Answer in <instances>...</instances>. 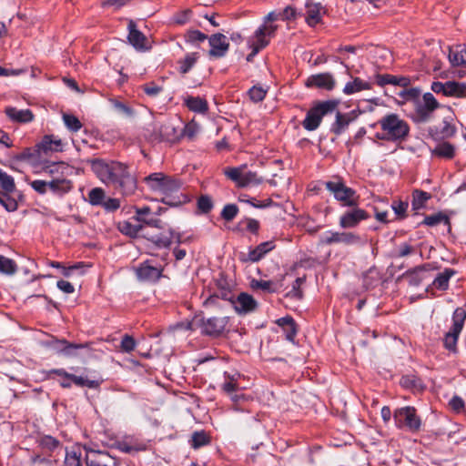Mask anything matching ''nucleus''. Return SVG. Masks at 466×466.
I'll list each match as a JSON object with an SVG mask.
<instances>
[{
	"mask_svg": "<svg viewBox=\"0 0 466 466\" xmlns=\"http://www.w3.org/2000/svg\"><path fill=\"white\" fill-rule=\"evenodd\" d=\"M267 90L261 86H252L248 92L250 100L254 103L261 102L265 98Z\"/></svg>",
	"mask_w": 466,
	"mask_h": 466,
	"instance_id": "nucleus-52",
	"label": "nucleus"
},
{
	"mask_svg": "<svg viewBox=\"0 0 466 466\" xmlns=\"http://www.w3.org/2000/svg\"><path fill=\"white\" fill-rule=\"evenodd\" d=\"M275 247V242L273 240L260 243L254 249L248 252V260L252 262L259 261L267 253L274 249Z\"/></svg>",
	"mask_w": 466,
	"mask_h": 466,
	"instance_id": "nucleus-22",
	"label": "nucleus"
},
{
	"mask_svg": "<svg viewBox=\"0 0 466 466\" xmlns=\"http://www.w3.org/2000/svg\"><path fill=\"white\" fill-rule=\"evenodd\" d=\"M279 13L281 20H291L295 19L297 16V12L295 8H293L290 5L285 7L282 11H279Z\"/></svg>",
	"mask_w": 466,
	"mask_h": 466,
	"instance_id": "nucleus-61",
	"label": "nucleus"
},
{
	"mask_svg": "<svg viewBox=\"0 0 466 466\" xmlns=\"http://www.w3.org/2000/svg\"><path fill=\"white\" fill-rule=\"evenodd\" d=\"M278 26L275 25H261L248 40V46H254L255 53L265 48L275 36Z\"/></svg>",
	"mask_w": 466,
	"mask_h": 466,
	"instance_id": "nucleus-8",
	"label": "nucleus"
},
{
	"mask_svg": "<svg viewBox=\"0 0 466 466\" xmlns=\"http://www.w3.org/2000/svg\"><path fill=\"white\" fill-rule=\"evenodd\" d=\"M392 209L395 214L400 218H404L406 216V211L408 208V203L404 201H394L391 205Z\"/></svg>",
	"mask_w": 466,
	"mask_h": 466,
	"instance_id": "nucleus-57",
	"label": "nucleus"
},
{
	"mask_svg": "<svg viewBox=\"0 0 466 466\" xmlns=\"http://www.w3.org/2000/svg\"><path fill=\"white\" fill-rule=\"evenodd\" d=\"M5 113L9 118L20 123H28L34 119V115L29 109H17L15 107H6Z\"/></svg>",
	"mask_w": 466,
	"mask_h": 466,
	"instance_id": "nucleus-23",
	"label": "nucleus"
},
{
	"mask_svg": "<svg viewBox=\"0 0 466 466\" xmlns=\"http://www.w3.org/2000/svg\"><path fill=\"white\" fill-rule=\"evenodd\" d=\"M187 108L196 113H205L208 111V103L199 96H187L184 99Z\"/></svg>",
	"mask_w": 466,
	"mask_h": 466,
	"instance_id": "nucleus-28",
	"label": "nucleus"
},
{
	"mask_svg": "<svg viewBox=\"0 0 466 466\" xmlns=\"http://www.w3.org/2000/svg\"><path fill=\"white\" fill-rule=\"evenodd\" d=\"M145 182L153 192L163 195L162 201L169 206H178L186 201V196L177 195L183 184L177 177L153 173L145 177Z\"/></svg>",
	"mask_w": 466,
	"mask_h": 466,
	"instance_id": "nucleus-2",
	"label": "nucleus"
},
{
	"mask_svg": "<svg viewBox=\"0 0 466 466\" xmlns=\"http://www.w3.org/2000/svg\"><path fill=\"white\" fill-rule=\"evenodd\" d=\"M104 198H105V192L100 187H95V188L91 189L88 194L89 202L95 206L103 205Z\"/></svg>",
	"mask_w": 466,
	"mask_h": 466,
	"instance_id": "nucleus-49",
	"label": "nucleus"
},
{
	"mask_svg": "<svg viewBox=\"0 0 466 466\" xmlns=\"http://www.w3.org/2000/svg\"><path fill=\"white\" fill-rule=\"evenodd\" d=\"M381 132L377 133L375 137L380 140L402 142L410 133L408 123L397 114H389L378 121Z\"/></svg>",
	"mask_w": 466,
	"mask_h": 466,
	"instance_id": "nucleus-3",
	"label": "nucleus"
},
{
	"mask_svg": "<svg viewBox=\"0 0 466 466\" xmlns=\"http://www.w3.org/2000/svg\"><path fill=\"white\" fill-rule=\"evenodd\" d=\"M61 140L53 136H45L38 147L44 152L47 151H59L61 150Z\"/></svg>",
	"mask_w": 466,
	"mask_h": 466,
	"instance_id": "nucleus-30",
	"label": "nucleus"
},
{
	"mask_svg": "<svg viewBox=\"0 0 466 466\" xmlns=\"http://www.w3.org/2000/svg\"><path fill=\"white\" fill-rule=\"evenodd\" d=\"M10 194L4 190L0 191V204L9 212L16 210L18 207L17 202L10 197Z\"/></svg>",
	"mask_w": 466,
	"mask_h": 466,
	"instance_id": "nucleus-43",
	"label": "nucleus"
},
{
	"mask_svg": "<svg viewBox=\"0 0 466 466\" xmlns=\"http://www.w3.org/2000/svg\"><path fill=\"white\" fill-rule=\"evenodd\" d=\"M325 187L342 206H359L360 195L353 188L347 187L342 179L337 178L335 180L327 181Z\"/></svg>",
	"mask_w": 466,
	"mask_h": 466,
	"instance_id": "nucleus-4",
	"label": "nucleus"
},
{
	"mask_svg": "<svg viewBox=\"0 0 466 466\" xmlns=\"http://www.w3.org/2000/svg\"><path fill=\"white\" fill-rule=\"evenodd\" d=\"M70 380L74 384H76L78 387H86L89 389H96L99 387L100 382L96 380H89L86 377L83 376H76L72 374Z\"/></svg>",
	"mask_w": 466,
	"mask_h": 466,
	"instance_id": "nucleus-37",
	"label": "nucleus"
},
{
	"mask_svg": "<svg viewBox=\"0 0 466 466\" xmlns=\"http://www.w3.org/2000/svg\"><path fill=\"white\" fill-rule=\"evenodd\" d=\"M121 350L125 352H131L136 347V341L133 337L125 335L121 341Z\"/></svg>",
	"mask_w": 466,
	"mask_h": 466,
	"instance_id": "nucleus-58",
	"label": "nucleus"
},
{
	"mask_svg": "<svg viewBox=\"0 0 466 466\" xmlns=\"http://www.w3.org/2000/svg\"><path fill=\"white\" fill-rule=\"evenodd\" d=\"M232 305L238 313L247 314L256 309L257 301L251 295L240 293L234 300H232Z\"/></svg>",
	"mask_w": 466,
	"mask_h": 466,
	"instance_id": "nucleus-19",
	"label": "nucleus"
},
{
	"mask_svg": "<svg viewBox=\"0 0 466 466\" xmlns=\"http://www.w3.org/2000/svg\"><path fill=\"white\" fill-rule=\"evenodd\" d=\"M31 187L39 194H45L48 188V182L44 180H34L31 182Z\"/></svg>",
	"mask_w": 466,
	"mask_h": 466,
	"instance_id": "nucleus-64",
	"label": "nucleus"
},
{
	"mask_svg": "<svg viewBox=\"0 0 466 466\" xmlns=\"http://www.w3.org/2000/svg\"><path fill=\"white\" fill-rule=\"evenodd\" d=\"M159 136L163 140L172 141L177 137L176 128L170 123H165L159 128Z\"/></svg>",
	"mask_w": 466,
	"mask_h": 466,
	"instance_id": "nucleus-44",
	"label": "nucleus"
},
{
	"mask_svg": "<svg viewBox=\"0 0 466 466\" xmlns=\"http://www.w3.org/2000/svg\"><path fill=\"white\" fill-rule=\"evenodd\" d=\"M338 104L336 100H327L316 104L308 111L302 122L303 127L308 131L316 130L319 127L322 117L327 114L334 112Z\"/></svg>",
	"mask_w": 466,
	"mask_h": 466,
	"instance_id": "nucleus-5",
	"label": "nucleus"
},
{
	"mask_svg": "<svg viewBox=\"0 0 466 466\" xmlns=\"http://www.w3.org/2000/svg\"><path fill=\"white\" fill-rule=\"evenodd\" d=\"M238 213V208L237 205L228 204L223 208V209L221 211V217L226 221H231L236 218Z\"/></svg>",
	"mask_w": 466,
	"mask_h": 466,
	"instance_id": "nucleus-53",
	"label": "nucleus"
},
{
	"mask_svg": "<svg viewBox=\"0 0 466 466\" xmlns=\"http://www.w3.org/2000/svg\"><path fill=\"white\" fill-rule=\"evenodd\" d=\"M352 118L348 114L337 112L336 120L331 126V131L336 135H340L348 127Z\"/></svg>",
	"mask_w": 466,
	"mask_h": 466,
	"instance_id": "nucleus-29",
	"label": "nucleus"
},
{
	"mask_svg": "<svg viewBox=\"0 0 466 466\" xmlns=\"http://www.w3.org/2000/svg\"><path fill=\"white\" fill-rule=\"evenodd\" d=\"M60 343L64 345L63 349L61 350L62 352L67 356H73L74 350L86 349L88 348L90 345V343H69L66 340H61Z\"/></svg>",
	"mask_w": 466,
	"mask_h": 466,
	"instance_id": "nucleus-51",
	"label": "nucleus"
},
{
	"mask_svg": "<svg viewBox=\"0 0 466 466\" xmlns=\"http://www.w3.org/2000/svg\"><path fill=\"white\" fill-rule=\"evenodd\" d=\"M92 169L104 184L118 189L124 196H131L137 190V178L125 163L97 159L93 161Z\"/></svg>",
	"mask_w": 466,
	"mask_h": 466,
	"instance_id": "nucleus-1",
	"label": "nucleus"
},
{
	"mask_svg": "<svg viewBox=\"0 0 466 466\" xmlns=\"http://www.w3.org/2000/svg\"><path fill=\"white\" fill-rule=\"evenodd\" d=\"M308 87H318L326 90H332L335 86V79L330 73L312 75L306 81Z\"/></svg>",
	"mask_w": 466,
	"mask_h": 466,
	"instance_id": "nucleus-18",
	"label": "nucleus"
},
{
	"mask_svg": "<svg viewBox=\"0 0 466 466\" xmlns=\"http://www.w3.org/2000/svg\"><path fill=\"white\" fill-rule=\"evenodd\" d=\"M186 40L188 43L203 42L208 38V35L198 30H189L187 32Z\"/></svg>",
	"mask_w": 466,
	"mask_h": 466,
	"instance_id": "nucleus-54",
	"label": "nucleus"
},
{
	"mask_svg": "<svg viewBox=\"0 0 466 466\" xmlns=\"http://www.w3.org/2000/svg\"><path fill=\"white\" fill-rule=\"evenodd\" d=\"M439 106L437 100L431 93H426L423 96L421 103L416 106V116L420 121H427L431 113Z\"/></svg>",
	"mask_w": 466,
	"mask_h": 466,
	"instance_id": "nucleus-14",
	"label": "nucleus"
},
{
	"mask_svg": "<svg viewBox=\"0 0 466 466\" xmlns=\"http://www.w3.org/2000/svg\"><path fill=\"white\" fill-rule=\"evenodd\" d=\"M246 224V228L254 234H258L259 229V222L257 219L247 218L244 220Z\"/></svg>",
	"mask_w": 466,
	"mask_h": 466,
	"instance_id": "nucleus-63",
	"label": "nucleus"
},
{
	"mask_svg": "<svg viewBox=\"0 0 466 466\" xmlns=\"http://www.w3.org/2000/svg\"><path fill=\"white\" fill-rule=\"evenodd\" d=\"M86 451V466H120V460L111 456L106 451H96L85 447Z\"/></svg>",
	"mask_w": 466,
	"mask_h": 466,
	"instance_id": "nucleus-10",
	"label": "nucleus"
},
{
	"mask_svg": "<svg viewBox=\"0 0 466 466\" xmlns=\"http://www.w3.org/2000/svg\"><path fill=\"white\" fill-rule=\"evenodd\" d=\"M326 13L325 7L320 3L307 1L305 5V20L309 26H315L321 22L322 15Z\"/></svg>",
	"mask_w": 466,
	"mask_h": 466,
	"instance_id": "nucleus-15",
	"label": "nucleus"
},
{
	"mask_svg": "<svg viewBox=\"0 0 466 466\" xmlns=\"http://www.w3.org/2000/svg\"><path fill=\"white\" fill-rule=\"evenodd\" d=\"M224 174L238 187L258 186L263 181V178L256 172L248 170L246 165L236 167H227L224 169Z\"/></svg>",
	"mask_w": 466,
	"mask_h": 466,
	"instance_id": "nucleus-6",
	"label": "nucleus"
},
{
	"mask_svg": "<svg viewBox=\"0 0 466 466\" xmlns=\"http://www.w3.org/2000/svg\"><path fill=\"white\" fill-rule=\"evenodd\" d=\"M456 274V271L452 268H445L433 280L432 287L439 290H446L449 288V281L451 277Z\"/></svg>",
	"mask_w": 466,
	"mask_h": 466,
	"instance_id": "nucleus-26",
	"label": "nucleus"
},
{
	"mask_svg": "<svg viewBox=\"0 0 466 466\" xmlns=\"http://www.w3.org/2000/svg\"><path fill=\"white\" fill-rule=\"evenodd\" d=\"M198 58V56L197 53H191L187 54L183 60L179 62L180 64V72L182 74H187L192 66L195 65Z\"/></svg>",
	"mask_w": 466,
	"mask_h": 466,
	"instance_id": "nucleus-45",
	"label": "nucleus"
},
{
	"mask_svg": "<svg viewBox=\"0 0 466 466\" xmlns=\"http://www.w3.org/2000/svg\"><path fill=\"white\" fill-rule=\"evenodd\" d=\"M127 29L128 41L137 50H147L150 47L147 36L137 29V25L134 21H129Z\"/></svg>",
	"mask_w": 466,
	"mask_h": 466,
	"instance_id": "nucleus-17",
	"label": "nucleus"
},
{
	"mask_svg": "<svg viewBox=\"0 0 466 466\" xmlns=\"http://www.w3.org/2000/svg\"><path fill=\"white\" fill-rule=\"evenodd\" d=\"M63 120L66 127L72 132H76L82 127V124L79 119L73 115L64 114Z\"/></svg>",
	"mask_w": 466,
	"mask_h": 466,
	"instance_id": "nucleus-48",
	"label": "nucleus"
},
{
	"mask_svg": "<svg viewBox=\"0 0 466 466\" xmlns=\"http://www.w3.org/2000/svg\"><path fill=\"white\" fill-rule=\"evenodd\" d=\"M377 84L380 86L385 85H393L401 87H407L410 85V79L408 76H393L390 74L378 75L376 76Z\"/></svg>",
	"mask_w": 466,
	"mask_h": 466,
	"instance_id": "nucleus-20",
	"label": "nucleus"
},
{
	"mask_svg": "<svg viewBox=\"0 0 466 466\" xmlns=\"http://www.w3.org/2000/svg\"><path fill=\"white\" fill-rule=\"evenodd\" d=\"M394 420L398 427L406 426L410 431H418L420 427V420L413 407H404L394 412Z\"/></svg>",
	"mask_w": 466,
	"mask_h": 466,
	"instance_id": "nucleus-9",
	"label": "nucleus"
},
{
	"mask_svg": "<svg viewBox=\"0 0 466 466\" xmlns=\"http://www.w3.org/2000/svg\"><path fill=\"white\" fill-rule=\"evenodd\" d=\"M210 441L209 437L203 431H196L192 434L191 437V446L194 449H198L202 446L208 444Z\"/></svg>",
	"mask_w": 466,
	"mask_h": 466,
	"instance_id": "nucleus-41",
	"label": "nucleus"
},
{
	"mask_svg": "<svg viewBox=\"0 0 466 466\" xmlns=\"http://www.w3.org/2000/svg\"><path fill=\"white\" fill-rule=\"evenodd\" d=\"M210 50L208 52L210 56L222 57L226 55L229 48V43L227 36L222 34H214L208 38Z\"/></svg>",
	"mask_w": 466,
	"mask_h": 466,
	"instance_id": "nucleus-16",
	"label": "nucleus"
},
{
	"mask_svg": "<svg viewBox=\"0 0 466 466\" xmlns=\"http://www.w3.org/2000/svg\"><path fill=\"white\" fill-rule=\"evenodd\" d=\"M48 188L56 194H65L70 191L72 184L70 180L61 178L53 179L48 182Z\"/></svg>",
	"mask_w": 466,
	"mask_h": 466,
	"instance_id": "nucleus-32",
	"label": "nucleus"
},
{
	"mask_svg": "<svg viewBox=\"0 0 466 466\" xmlns=\"http://www.w3.org/2000/svg\"><path fill=\"white\" fill-rule=\"evenodd\" d=\"M448 86H449V81L446 83L433 82L431 85V90L434 93H437V94L442 93L444 96H448Z\"/></svg>",
	"mask_w": 466,
	"mask_h": 466,
	"instance_id": "nucleus-62",
	"label": "nucleus"
},
{
	"mask_svg": "<svg viewBox=\"0 0 466 466\" xmlns=\"http://www.w3.org/2000/svg\"><path fill=\"white\" fill-rule=\"evenodd\" d=\"M228 325L226 317H211L201 320L202 332L209 336H219Z\"/></svg>",
	"mask_w": 466,
	"mask_h": 466,
	"instance_id": "nucleus-13",
	"label": "nucleus"
},
{
	"mask_svg": "<svg viewBox=\"0 0 466 466\" xmlns=\"http://www.w3.org/2000/svg\"><path fill=\"white\" fill-rule=\"evenodd\" d=\"M466 319V310L463 308H457L452 316V327L445 335L444 346L447 350L456 352L457 341Z\"/></svg>",
	"mask_w": 466,
	"mask_h": 466,
	"instance_id": "nucleus-7",
	"label": "nucleus"
},
{
	"mask_svg": "<svg viewBox=\"0 0 466 466\" xmlns=\"http://www.w3.org/2000/svg\"><path fill=\"white\" fill-rule=\"evenodd\" d=\"M143 90L149 96H157L162 91V87L155 83H149L143 86Z\"/></svg>",
	"mask_w": 466,
	"mask_h": 466,
	"instance_id": "nucleus-60",
	"label": "nucleus"
},
{
	"mask_svg": "<svg viewBox=\"0 0 466 466\" xmlns=\"http://www.w3.org/2000/svg\"><path fill=\"white\" fill-rule=\"evenodd\" d=\"M370 89L369 83L361 80L359 77L354 78L352 81L348 82L343 89V92L346 95H352L354 93L360 92L361 90Z\"/></svg>",
	"mask_w": 466,
	"mask_h": 466,
	"instance_id": "nucleus-33",
	"label": "nucleus"
},
{
	"mask_svg": "<svg viewBox=\"0 0 466 466\" xmlns=\"http://www.w3.org/2000/svg\"><path fill=\"white\" fill-rule=\"evenodd\" d=\"M112 105L114 108L120 114L126 116H132L134 114L133 109L128 106L127 105L118 101V100H112Z\"/></svg>",
	"mask_w": 466,
	"mask_h": 466,
	"instance_id": "nucleus-55",
	"label": "nucleus"
},
{
	"mask_svg": "<svg viewBox=\"0 0 466 466\" xmlns=\"http://www.w3.org/2000/svg\"><path fill=\"white\" fill-rule=\"evenodd\" d=\"M116 448L123 452L131 453L133 451H144L146 445L138 443L133 438L127 437L122 441H118L116 442Z\"/></svg>",
	"mask_w": 466,
	"mask_h": 466,
	"instance_id": "nucleus-25",
	"label": "nucleus"
},
{
	"mask_svg": "<svg viewBox=\"0 0 466 466\" xmlns=\"http://www.w3.org/2000/svg\"><path fill=\"white\" fill-rule=\"evenodd\" d=\"M137 275L142 280L156 281L161 276V269L150 265L148 262H145L137 268Z\"/></svg>",
	"mask_w": 466,
	"mask_h": 466,
	"instance_id": "nucleus-21",
	"label": "nucleus"
},
{
	"mask_svg": "<svg viewBox=\"0 0 466 466\" xmlns=\"http://www.w3.org/2000/svg\"><path fill=\"white\" fill-rule=\"evenodd\" d=\"M322 243L326 245L343 244L346 246L362 244V239L360 235L351 231H329Z\"/></svg>",
	"mask_w": 466,
	"mask_h": 466,
	"instance_id": "nucleus-11",
	"label": "nucleus"
},
{
	"mask_svg": "<svg viewBox=\"0 0 466 466\" xmlns=\"http://www.w3.org/2000/svg\"><path fill=\"white\" fill-rule=\"evenodd\" d=\"M350 209L343 213L339 218V225L341 228H354L369 218L368 213L359 206L350 207Z\"/></svg>",
	"mask_w": 466,
	"mask_h": 466,
	"instance_id": "nucleus-12",
	"label": "nucleus"
},
{
	"mask_svg": "<svg viewBox=\"0 0 466 466\" xmlns=\"http://www.w3.org/2000/svg\"><path fill=\"white\" fill-rule=\"evenodd\" d=\"M412 207L414 209H420L425 206V203L430 199L429 193L422 190L416 189L412 193Z\"/></svg>",
	"mask_w": 466,
	"mask_h": 466,
	"instance_id": "nucleus-38",
	"label": "nucleus"
},
{
	"mask_svg": "<svg viewBox=\"0 0 466 466\" xmlns=\"http://www.w3.org/2000/svg\"><path fill=\"white\" fill-rule=\"evenodd\" d=\"M425 269L426 266H420L407 271L406 275L410 278V283L413 286L420 285V283L422 281L420 273Z\"/></svg>",
	"mask_w": 466,
	"mask_h": 466,
	"instance_id": "nucleus-50",
	"label": "nucleus"
},
{
	"mask_svg": "<svg viewBox=\"0 0 466 466\" xmlns=\"http://www.w3.org/2000/svg\"><path fill=\"white\" fill-rule=\"evenodd\" d=\"M449 60L453 66H466V46L449 47Z\"/></svg>",
	"mask_w": 466,
	"mask_h": 466,
	"instance_id": "nucleus-24",
	"label": "nucleus"
},
{
	"mask_svg": "<svg viewBox=\"0 0 466 466\" xmlns=\"http://www.w3.org/2000/svg\"><path fill=\"white\" fill-rule=\"evenodd\" d=\"M64 466H82L81 452L74 449L66 451Z\"/></svg>",
	"mask_w": 466,
	"mask_h": 466,
	"instance_id": "nucleus-40",
	"label": "nucleus"
},
{
	"mask_svg": "<svg viewBox=\"0 0 466 466\" xmlns=\"http://www.w3.org/2000/svg\"><path fill=\"white\" fill-rule=\"evenodd\" d=\"M40 446L47 451H54L60 445V441L50 435H45L39 440Z\"/></svg>",
	"mask_w": 466,
	"mask_h": 466,
	"instance_id": "nucleus-42",
	"label": "nucleus"
},
{
	"mask_svg": "<svg viewBox=\"0 0 466 466\" xmlns=\"http://www.w3.org/2000/svg\"><path fill=\"white\" fill-rule=\"evenodd\" d=\"M198 207L202 212L208 213L213 207L211 198L208 196H201L198 200Z\"/></svg>",
	"mask_w": 466,
	"mask_h": 466,
	"instance_id": "nucleus-56",
	"label": "nucleus"
},
{
	"mask_svg": "<svg viewBox=\"0 0 466 466\" xmlns=\"http://www.w3.org/2000/svg\"><path fill=\"white\" fill-rule=\"evenodd\" d=\"M16 270L17 266L13 259L0 255V273L13 275Z\"/></svg>",
	"mask_w": 466,
	"mask_h": 466,
	"instance_id": "nucleus-36",
	"label": "nucleus"
},
{
	"mask_svg": "<svg viewBox=\"0 0 466 466\" xmlns=\"http://www.w3.org/2000/svg\"><path fill=\"white\" fill-rule=\"evenodd\" d=\"M118 228L123 234L130 237H136L142 230L140 225H133L127 221L119 223Z\"/></svg>",
	"mask_w": 466,
	"mask_h": 466,
	"instance_id": "nucleus-46",
	"label": "nucleus"
},
{
	"mask_svg": "<svg viewBox=\"0 0 466 466\" xmlns=\"http://www.w3.org/2000/svg\"><path fill=\"white\" fill-rule=\"evenodd\" d=\"M441 223H444L446 225L450 224L449 218L441 212L425 217V218L422 222V224H425L430 227H434Z\"/></svg>",
	"mask_w": 466,
	"mask_h": 466,
	"instance_id": "nucleus-39",
	"label": "nucleus"
},
{
	"mask_svg": "<svg viewBox=\"0 0 466 466\" xmlns=\"http://www.w3.org/2000/svg\"><path fill=\"white\" fill-rule=\"evenodd\" d=\"M448 96L466 98V83L449 81Z\"/></svg>",
	"mask_w": 466,
	"mask_h": 466,
	"instance_id": "nucleus-34",
	"label": "nucleus"
},
{
	"mask_svg": "<svg viewBox=\"0 0 466 466\" xmlns=\"http://www.w3.org/2000/svg\"><path fill=\"white\" fill-rule=\"evenodd\" d=\"M0 187L6 193H14L15 191L14 177L2 169H0Z\"/></svg>",
	"mask_w": 466,
	"mask_h": 466,
	"instance_id": "nucleus-35",
	"label": "nucleus"
},
{
	"mask_svg": "<svg viewBox=\"0 0 466 466\" xmlns=\"http://www.w3.org/2000/svg\"><path fill=\"white\" fill-rule=\"evenodd\" d=\"M431 155L446 159H451L455 155V147L449 142L439 143L431 150Z\"/></svg>",
	"mask_w": 466,
	"mask_h": 466,
	"instance_id": "nucleus-27",
	"label": "nucleus"
},
{
	"mask_svg": "<svg viewBox=\"0 0 466 466\" xmlns=\"http://www.w3.org/2000/svg\"><path fill=\"white\" fill-rule=\"evenodd\" d=\"M198 132V126L196 123H188L185 126L183 130V135L189 139H192L195 137V136Z\"/></svg>",
	"mask_w": 466,
	"mask_h": 466,
	"instance_id": "nucleus-59",
	"label": "nucleus"
},
{
	"mask_svg": "<svg viewBox=\"0 0 466 466\" xmlns=\"http://www.w3.org/2000/svg\"><path fill=\"white\" fill-rule=\"evenodd\" d=\"M148 240L154 243L158 248H167L172 243L173 233L172 231L161 233L159 235L148 236L145 235Z\"/></svg>",
	"mask_w": 466,
	"mask_h": 466,
	"instance_id": "nucleus-31",
	"label": "nucleus"
},
{
	"mask_svg": "<svg viewBox=\"0 0 466 466\" xmlns=\"http://www.w3.org/2000/svg\"><path fill=\"white\" fill-rule=\"evenodd\" d=\"M252 287L268 292H276L279 289L278 284L272 280H254Z\"/></svg>",
	"mask_w": 466,
	"mask_h": 466,
	"instance_id": "nucleus-47",
	"label": "nucleus"
}]
</instances>
